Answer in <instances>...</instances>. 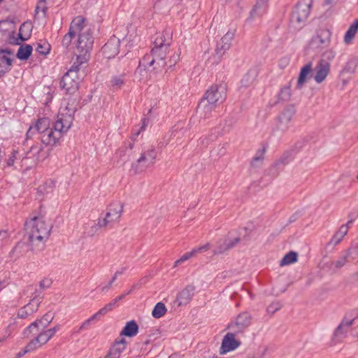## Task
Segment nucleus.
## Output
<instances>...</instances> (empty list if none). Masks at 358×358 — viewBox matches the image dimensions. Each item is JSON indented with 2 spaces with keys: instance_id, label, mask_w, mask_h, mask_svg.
I'll return each mask as SVG.
<instances>
[{
  "instance_id": "f257e3e1",
  "label": "nucleus",
  "mask_w": 358,
  "mask_h": 358,
  "mask_svg": "<svg viewBox=\"0 0 358 358\" xmlns=\"http://www.w3.org/2000/svg\"><path fill=\"white\" fill-rule=\"evenodd\" d=\"M171 37L169 33H162L157 36L151 50V55L145 56L134 73L135 79L139 83H145L148 79L146 66H154L159 70L166 66L165 58L169 50Z\"/></svg>"
},
{
  "instance_id": "f03ea898",
  "label": "nucleus",
  "mask_w": 358,
  "mask_h": 358,
  "mask_svg": "<svg viewBox=\"0 0 358 358\" xmlns=\"http://www.w3.org/2000/svg\"><path fill=\"white\" fill-rule=\"evenodd\" d=\"M76 110L74 101H69L62 106L53 127H50L41 136L42 143L45 145H55L71 127Z\"/></svg>"
},
{
  "instance_id": "7ed1b4c3",
  "label": "nucleus",
  "mask_w": 358,
  "mask_h": 358,
  "mask_svg": "<svg viewBox=\"0 0 358 358\" xmlns=\"http://www.w3.org/2000/svg\"><path fill=\"white\" fill-rule=\"evenodd\" d=\"M52 225L43 215L34 216L25 222L26 236L33 251L41 250L49 238Z\"/></svg>"
},
{
  "instance_id": "20e7f679",
  "label": "nucleus",
  "mask_w": 358,
  "mask_h": 358,
  "mask_svg": "<svg viewBox=\"0 0 358 358\" xmlns=\"http://www.w3.org/2000/svg\"><path fill=\"white\" fill-rule=\"evenodd\" d=\"M226 87L224 85H215L209 87L198 106V111L204 117L210 114L217 105L226 98Z\"/></svg>"
},
{
  "instance_id": "39448f33",
  "label": "nucleus",
  "mask_w": 358,
  "mask_h": 358,
  "mask_svg": "<svg viewBox=\"0 0 358 358\" xmlns=\"http://www.w3.org/2000/svg\"><path fill=\"white\" fill-rule=\"evenodd\" d=\"M52 319V317L48 315H45L41 319L32 322L24 330V336L26 337H29L31 336L37 335L39 338V340H41V343L45 345L60 329V325L58 324L53 328L43 331V329L51 322Z\"/></svg>"
},
{
  "instance_id": "423d86ee",
  "label": "nucleus",
  "mask_w": 358,
  "mask_h": 358,
  "mask_svg": "<svg viewBox=\"0 0 358 358\" xmlns=\"http://www.w3.org/2000/svg\"><path fill=\"white\" fill-rule=\"evenodd\" d=\"M312 0H300L293 9L289 27L294 30L301 29L306 22L312 8Z\"/></svg>"
},
{
  "instance_id": "0eeeda50",
  "label": "nucleus",
  "mask_w": 358,
  "mask_h": 358,
  "mask_svg": "<svg viewBox=\"0 0 358 358\" xmlns=\"http://www.w3.org/2000/svg\"><path fill=\"white\" fill-rule=\"evenodd\" d=\"M123 208L124 204L121 201L111 202L106 208L105 216L99 220L97 226L100 228H106L118 222L122 216Z\"/></svg>"
},
{
  "instance_id": "6e6552de",
  "label": "nucleus",
  "mask_w": 358,
  "mask_h": 358,
  "mask_svg": "<svg viewBox=\"0 0 358 358\" xmlns=\"http://www.w3.org/2000/svg\"><path fill=\"white\" fill-rule=\"evenodd\" d=\"M77 35L78 36L76 46L77 51L78 53L84 54L83 59L85 61V55L90 56V52L92 48L94 42L91 30L87 26V21L85 18L84 28L80 33H77Z\"/></svg>"
},
{
  "instance_id": "1a4fd4ad",
  "label": "nucleus",
  "mask_w": 358,
  "mask_h": 358,
  "mask_svg": "<svg viewBox=\"0 0 358 358\" xmlns=\"http://www.w3.org/2000/svg\"><path fill=\"white\" fill-rule=\"evenodd\" d=\"M355 316L345 315L342 320L340 324L335 329L332 338L331 345H335L337 343H341L347 336V334L353 324L355 320Z\"/></svg>"
},
{
  "instance_id": "9d476101",
  "label": "nucleus",
  "mask_w": 358,
  "mask_h": 358,
  "mask_svg": "<svg viewBox=\"0 0 358 358\" xmlns=\"http://www.w3.org/2000/svg\"><path fill=\"white\" fill-rule=\"evenodd\" d=\"M157 156V152L155 147L151 146L143 151L141 156L136 159V162L131 164V170L137 173L139 172L138 165L143 164L145 167L152 166Z\"/></svg>"
},
{
  "instance_id": "9b49d317",
  "label": "nucleus",
  "mask_w": 358,
  "mask_h": 358,
  "mask_svg": "<svg viewBox=\"0 0 358 358\" xmlns=\"http://www.w3.org/2000/svg\"><path fill=\"white\" fill-rule=\"evenodd\" d=\"M80 80V74H77L73 70H69L62 77L60 86L66 93L73 94L78 90Z\"/></svg>"
},
{
  "instance_id": "f8f14e48",
  "label": "nucleus",
  "mask_w": 358,
  "mask_h": 358,
  "mask_svg": "<svg viewBox=\"0 0 358 358\" xmlns=\"http://www.w3.org/2000/svg\"><path fill=\"white\" fill-rule=\"evenodd\" d=\"M331 34L327 29H318L312 37L309 46L311 49L321 50L330 44Z\"/></svg>"
},
{
  "instance_id": "ddd939ff",
  "label": "nucleus",
  "mask_w": 358,
  "mask_h": 358,
  "mask_svg": "<svg viewBox=\"0 0 358 358\" xmlns=\"http://www.w3.org/2000/svg\"><path fill=\"white\" fill-rule=\"evenodd\" d=\"M85 17L82 16L76 17L71 22L69 32L62 39L63 46L68 48L72 42V39L77 36L84 28Z\"/></svg>"
},
{
  "instance_id": "4468645a",
  "label": "nucleus",
  "mask_w": 358,
  "mask_h": 358,
  "mask_svg": "<svg viewBox=\"0 0 358 358\" xmlns=\"http://www.w3.org/2000/svg\"><path fill=\"white\" fill-rule=\"evenodd\" d=\"M235 34V29L229 30L217 43L215 49V57H216V61L215 62L218 63L223 54L230 48Z\"/></svg>"
},
{
  "instance_id": "2eb2a0df",
  "label": "nucleus",
  "mask_w": 358,
  "mask_h": 358,
  "mask_svg": "<svg viewBox=\"0 0 358 358\" xmlns=\"http://www.w3.org/2000/svg\"><path fill=\"white\" fill-rule=\"evenodd\" d=\"M241 345V341L235 338L234 333L229 332L222 341L219 352L220 355H225L227 352L235 350Z\"/></svg>"
},
{
  "instance_id": "dca6fc26",
  "label": "nucleus",
  "mask_w": 358,
  "mask_h": 358,
  "mask_svg": "<svg viewBox=\"0 0 358 358\" xmlns=\"http://www.w3.org/2000/svg\"><path fill=\"white\" fill-rule=\"evenodd\" d=\"M313 78L316 83H323L331 71V66L326 63L317 61L315 66L313 69Z\"/></svg>"
},
{
  "instance_id": "f3484780",
  "label": "nucleus",
  "mask_w": 358,
  "mask_h": 358,
  "mask_svg": "<svg viewBox=\"0 0 358 358\" xmlns=\"http://www.w3.org/2000/svg\"><path fill=\"white\" fill-rule=\"evenodd\" d=\"M250 323V315L248 313H241L237 316L235 321L229 325V328L235 332H242Z\"/></svg>"
},
{
  "instance_id": "a211bd4d",
  "label": "nucleus",
  "mask_w": 358,
  "mask_h": 358,
  "mask_svg": "<svg viewBox=\"0 0 358 358\" xmlns=\"http://www.w3.org/2000/svg\"><path fill=\"white\" fill-rule=\"evenodd\" d=\"M120 39L116 36H112L102 48L103 55L110 59L114 57L119 52Z\"/></svg>"
},
{
  "instance_id": "6ab92c4d",
  "label": "nucleus",
  "mask_w": 358,
  "mask_h": 358,
  "mask_svg": "<svg viewBox=\"0 0 358 358\" xmlns=\"http://www.w3.org/2000/svg\"><path fill=\"white\" fill-rule=\"evenodd\" d=\"M352 222V220L348 222V223L341 225L338 230L334 234L331 240L327 243L326 248L333 249L336 245H337L345 235L348 234L349 230V225Z\"/></svg>"
},
{
  "instance_id": "aec40b11",
  "label": "nucleus",
  "mask_w": 358,
  "mask_h": 358,
  "mask_svg": "<svg viewBox=\"0 0 358 358\" xmlns=\"http://www.w3.org/2000/svg\"><path fill=\"white\" fill-rule=\"evenodd\" d=\"M240 240L239 237H232L229 234L224 240L219 242L217 248L213 250L214 254L219 255L225 252L237 245Z\"/></svg>"
},
{
  "instance_id": "412c9836",
  "label": "nucleus",
  "mask_w": 358,
  "mask_h": 358,
  "mask_svg": "<svg viewBox=\"0 0 358 358\" xmlns=\"http://www.w3.org/2000/svg\"><path fill=\"white\" fill-rule=\"evenodd\" d=\"M294 113L293 106L287 107L282 110L278 118V127L280 129L285 130L288 128Z\"/></svg>"
},
{
  "instance_id": "4be33fe9",
  "label": "nucleus",
  "mask_w": 358,
  "mask_h": 358,
  "mask_svg": "<svg viewBox=\"0 0 358 358\" xmlns=\"http://www.w3.org/2000/svg\"><path fill=\"white\" fill-rule=\"evenodd\" d=\"M13 53L6 50H0V77L8 72L12 66Z\"/></svg>"
},
{
  "instance_id": "5701e85b",
  "label": "nucleus",
  "mask_w": 358,
  "mask_h": 358,
  "mask_svg": "<svg viewBox=\"0 0 358 358\" xmlns=\"http://www.w3.org/2000/svg\"><path fill=\"white\" fill-rule=\"evenodd\" d=\"M50 120L48 118L39 119L35 125L31 126L27 133L28 137L31 136L36 131L42 136L48 129L50 128Z\"/></svg>"
},
{
  "instance_id": "b1692460",
  "label": "nucleus",
  "mask_w": 358,
  "mask_h": 358,
  "mask_svg": "<svg viewBox=\"0 0 358 358\" xmlns=\"http://www.w3.org/2000/svg\"><path fill=\"white\" fill-rule=\"evenodd\" d=\"M40 303V299H32L28 304H27L26 306H24L18 310V317L21 318H25L27 316L33 314L38 310Z\"/></svg>"
},
{
  "instance_id": "393cba45",
  "label": "nucleus",
  "mask_w": 358,
  "mask_h": 358,
  "mask_svg": "<svg viewBox=\"0 0 358 358\" xmlns=\"http://www.w3.org/2000/svg\"><path fill=\"white\" fill-rule=\"evenodd\" d=\"M162 4L169 8L172 15H179L185 8L182 0H160Z\"/></svg>"
},
{
  "instance_id": "a878e982",
  "label": "nucleus",
  "mask_w": 358,
  "mask_h": 358,
  "mask_svg": "<svg viewBox=\"0 0 358 358\" xmlns=\"http://www.w3.org/2000/svg\"><path fill=\"white\" fill-rule=\"evenodd\" d=\"M313 71V64L308 62L305 64L300 71L299 78L297 80L296 87L300 90L303 87V85L307 83L308 79Z\"/></svg>"
},
{
  "instance_id": "bb28decb",
  "label": "nucleus",
  "mask_w": 358,
  "mask_h": 358,
  "mask_svg": "<svg viewBox=\"0 0 358 358\" xmlns=\"http://www.w3.org/2000/svg\"><path fill=\"white\" fill-rule=\"evenodd\" d=\"M126 341L124 338H121L114 343L111 347L106 358H120L122 352L126 348Z\"/></svg>"
},
{
  "instance_id": "cd10ccee",
  "label": "nucleus",
  "mask_w": 358,
  "mask_h": 358,
  "mask_svg": "<svg viewBox=\"0 0 358 358\" xmlns=\"http://www.w3.org/2000/svg\"><path fill=\"white\" fill-rule=\"evenodd\" d=\"M268 0H257L253 8L250 13L249 20L255 19L256 17L264 15L266 10Z\"/></svg>"
},
{
  "instance_id": "c85d7f7f",
  "label": "nucleus",
  "mask_w": 358,
  "mask_h": 358,
  "mask_svg": "<svg viewBox=\"0 0 358 358\" xmlns=\"http://www.w3.org/2000/svg\"><path fill=\"white\" fill-rule=\"evenodd\" d=\"M134 143L129 142L122 146L116 152L120 159L125 162L130 159V157L133 152Z\"/></svg>"
},
{
  "instance_id": "c756f323",
  "label": "nucleus",
  "mask_w": 358,
  "mask_h": 358,
  "mask_svg": "<svg viewBox=\"0 0 358 358\" xmlns=\"http://www.w3.org/2000/svg\"><path fill=\"white\" fill-rule=\"evenodd\" d=\"M28 155L37 162L44 160L48 156V154L43 150V147L41 145L32 146L28 152Z\"/></svg>"
},
{
  "instance_id": "7c9ffc66",
  "label": "nucleus",
  "mask_w": 358,
  "mask_h": 358,
  "mask_svg": "<svg viewBox=\"0 0 358 358\" xmlns=\"http://www.w3.org/2000/svg\"><path fill=\"white\" fill-rule=\"evenodd\" d=\"M138 332V325L134 320L127 322L120 332L121 336L133 337Z\"/></svg>"
},
{
  "instance_id": "2f4dec72",
  "label": "nucleus",
  "mask_w": 358,
  "mask_h": 358,
  "mask_svg": "<svg viewBox=\"0 0 358 358\" xmlns=\"http://www.w3.org/2000/svg\"><path fill=\"white\" fill-rule=\"evenodd\" d=\"M126 83V74L122 73L111 77L110 87L113 91L120 90Z\"/></svg>"
},
{
  "instance_id": "473e14b6",
  "label": "nucleus",
  "mask_w": 358,
  "mask_h": 358,
  "mask_svg": "<svg viewBox=\"0 0 358 358\" xmlns=\"http://www.w3.org/2000/svg\"><path fill=\"white\" fill-rule=\"evenodd\" d=\"M84 57L83 53H78L76 55V60L73 62L71 67L69 70H73L77 74H80V71L82 68L85 67V65L87 64L90 56L89 55H85V60L83 59V57Z\"/></svg>"
},
{
  "instance_id": "72a5a7b5",
  "label": "nucleus",
  "mask_w": 358,
  "mask_h": 358,
  "mask_svg": "<svg viewBox=\"0 0 358 358\" xmlns=\"http://www.w3.org/2000/svg\"><path fill=\"white\" fill-rule=\"evenodd\" d=\"M266 152V148H262L257 150L255 155L252 157L250 165L253 168H259L263 164L264 160V155Z\"/></svg>"
},
{
  "instance_id": "f704fd0d",
  "label": "nucleus",
  "mask_w": 358,
  "mask_h": 358,
  "mask_svg": "<svg viewBox=\"0 0 358 358\" xmlns=\"http://www.w3.org/2000/svg\"><path fill=\"white\" fill-rule=\"evenodd\" d=\"M358 30V20H355V22L350 26L349 29L346 31L344 36V42L345 44H350L352 41L357 31Z\"/></svg>"
},
{
  "instance_id": "c9c22d12",
  "label": "nucleus",
  "mask_w": 358,
  "mask_h": 358,
  "mask_svg": "<svg viewBox=\"0 0 358 358\" xmlns=\"http://www.w3.org/2000/svg\"><path fill=\"white\" fill-rule=\"evenodd\" d=\"M193 288L186 287L179 294L178 300L179 301V305L187 303L193 296Z\"/></svg>"
},
{
  "instance_id": "e433bc0d",
  "label": "nucleus",
  "mask_w": 358,
  "mask_h": 358,
  "mask_svg": "<svg viewBox=\"0 0 358 358\" xmlns=\"http://www.w3.org/2000/svg\"><path fill=\"white\" fill-rule=\"evenodd\" d=\"M336 55V52L334 48H328L321 54L318 61L326 63L331 66V62L335 58Z\"/></svg>"
},
{
  "instance_id": "4c0bfd02",
  "label": "nucleus",
  "mask_w": 358,
  "mask_h": 358,
  "mask_svg": "<svg viewBox=\"0 0 358 358\" xmlns=\"http://www.w3.org/2000/svg\"><path fill=\"white\" fill-rule=\"evenodd\" d=\"M32 50L31 45L28 44L22 45L20 46L16 56L20 60H26L31 55Z\"/></svg>"
},
{
  "instance_id": "58836bf2",
  "label": "nucleus",
  "mask_w": 358,
  "mask_h": 358,
  "mask_svg": "<svg viewBox=\"0 0 358 358\" xmlns=\"http://www.w3.org/2000/svg\"><path fill=\"white\" fill-rule=\"evenodd\" d=\"M42 345H43V344L41 343V340H39L38 336L36 335V336L31 339L30 342L27 344L24 351L20 353V355H24L29 352L38 349Z\"/></svg>"
},
{
  "instance_id": "ea45409f",
  "label": "nucleus",
  "mask_w": 358,
  "mask_h": 358,
  "mask_svg": "<svg viewBox=\"0 0 358 358\" xmlns=\"http://www.w3.org/2000/svg\"><path fill=\"white\" fill-rule=\"evenodd\" d=\"M47 8V3L38 0L35 9V18L38 20L45 18Z\"/></svg>"
},
{
  "instance_id": "a19ab883",
  "label": "nucleus",
  "mask_w": 358,
  "mask_h": 358,
  "mask_svg": "<svg viewBox=\"0 0 358 358\" xmlns=\"http://www.w3.org/2000/svg\"><path fill=\"white\" fill-rule=\"evenodd\" d=\"M32 25L30 22L23 23L19 30V36L22 41L27 40L31 34Z\"/></svg>"
},
{
  "instance_id": "79ce46f5",
  "label": "nucleus",
  "mask_w": 358,
  "mask_h": 358,
  "mask_svg": "<svg viewBox=\"0 0 358 358\" xmlns=\"http://www.w3.org/2000/svg\"><path fill=\"white\" fill-rule=\"evenodd\" d=\"M167 311L165 304L162 302H158L152 311V316L154 318L159 319L163 317Z\"/></svg>"
},
{
  "instance_id": "37998d69",
  "label": "nucleus",
  "mask_w": 358,
  "mask_h": 358,
  "mask_svg": "<svg viewBox=\"0 0 358 358\" xmlns=\"http://www.w3.org/2000/svg\"><path fill=\"white\" fill-rule=\"evenodd\" d=\"M298 255L296 252L290 251L286 254L280 262V266L289 265L297 261Z\"/></svg>"
},
{
  "instance_id": "c03bdc74",
  "label": "nucleus",
  "mask_w": 358,
  "mask_h": 358,
  "mask_svg": "<svg viewBox=\"0 0 358 358\" xmlns=\"http://www.w3.org/2000/svg\"><path fill=\"white\" fill-rule=\"evenodd\" d=\"M256 78V73L254 71H248L245 76L243 77L241 80V84L243 87H248L252 84Z\"/></svg>"
},
{
  "instance_id": "a18cd8bd",
  "label": "nucleus",
  "mask_w": 358,
  "mask_h": 358,
  "mask_svg": "<svg viewBox=\"0 0 358 358\" xmlns=\"http://www.w3.org/2000/svg\"><path fill=\"white\" fill-rule=\"evenodd\" d=\"M356 66V61L355 59H350L345 63L341 73L343 75L347 73H352L355 71Z\"/></svg>"
},
{
  "instance_id": "49530a36",
  "label": "nucleus",
  "mask_w": 358,
  "mask_h": 358,
  "mask_svg": "<svg viewBox=\"0 0 358 358\" xmlns=\"http://www.w3.org/2000/svg\"><path fill=\"white\" fill-rule=\"evenodd\" d=\"M116 306V301H112L109 303L106 304L102 308H101L97 313H96V315L99 317L100 315H104L108 312L111 311L114 307Z\"/></svg>"
},
{
  "instance_id": "de8ad7c7",
  "label": "nucleus",
  "mask_w": 358,
  "mask_h": 358,
  "mask_svg": "<svg viewBox=\"0 0 358 358\" xmlns=\"http://www.w3.org/2000/svg\"><path fill=\"white\" fill-rule=\"evenodd\" d=\"M194 256H196V255H195L194 252L193 251V250L185 253L178 260H176L175 262L173 267H177L178 265L181 264L182 263L185 262V261H187L188 259H191L192 257H193Z\"/></svg>"
},
{
  "instance_id": "09e8293b",
  "label": "nucleus",
  "mask_w": 358,
  "mask_h": 358,
  "mask_svg": "<svg viewBox=\"0 0 358 358\" xmlns=\"http://www.w3.org/2000/svg\"><path fill=\"white\" fill-rule=\"evenodd\" d=\"M50 50V45L46 43H44L43 44L38 43L36 48V52L42 55H45L46 54H48Z\"/></svg>"
},
{
  "instance_id": "8fccbe9b",
  "label": "nucleus",
  "mask_w": 358,
  "mask_h": 358,
  "mask_svg": "<svg viewBox=\"0 0 358 358\" xmlns=\"http://www.w3.org/2000/svg\"><path fill=\"white\" fill-rule=\"evenodd\" d=\"M291 92L290 89L289 87H285L281 89L280 93H279V98L281 100L285 101L289 99L290 96Z\"/></svg>"
},
{
  "instance_id": "3c124183",
  "label": "nucleus",
  "mask_w": 358,
  "mask_h": 358,
  "mask_svg": "<svg viewBox=\"0 0 358 358\" xmlns=\"http://www.w3.org/2000/svg\"><path fill=\"white\" fill-rule=\"evenodd\" d=\"M266 352V349L264 348L262 350L258 349L256 351L250 353L247 358H264V354Z\"/></svg>"
},
{
  "instance_id": "603ef678",
  "label": "nucleus",
  "mask_w": 358,
  "mask_h": 358,
  "mask_svg": "<svg viewBox=\"0 0 358 358\" xmlns=\"http://www.w3.org/2000/svg\"><path fill=\"white\" fill-rule=\"evenodd\" d=\"M98 317L96 315V314H94L92 316H91L89 319L86 320L84 322L82 323L80 327H79L78 331L80 332L83 329H85L87 328V327L90 324L92 321H93L95 319H97Z\"/></svg>"
},
{
  "instance_id": "864d4df0",
  "label": "nucleus",
  "mask_w": 358,
  "mask_h": 358,
  "mask_svg": "<svg viewBox=\"0 0 358 358\" xmlns=\"http://www.w3.org/2000/svg\"><path fill=\"white\" fill-rule=\"evenodd\" d=\"M280 307H281V306L279 302H273L268 306L267 311L268 313L273 314L275 312H276L278 310H279L280 308Z\"/></svg>"
},
{
  "instance_id": "5fc2aeb1",
  "label": "nucleus",
  "mask_w": 358,
  "mask_h": 358,
  "mask_svg": "<svg viewBox=\"0 0 358 358\" xmlns=\"http://www.w3.org/2000/svg\"><path fill=\"white\" fill-rule=\"evenodd\" d=\"M210 248V244L207 243L203 245H201V246L194 248L192 250L194 252L195 255H196V254L207 251Z\"/></svg>"
},
{
  "instance_id": "6e6d98bb",
  "label": "nucleus",
  "mask_w": 358,
  "mask_h": 358,
  "mask_svg": "<svg viewBox=\"0 0 358 358\" xmlns=\"http://www.w3.org/2000/svg\"><path fill=\"white\" fill-rule=\"evenodd\" d=\"M348 254L341 257L336 262H335V266L338 268L342 267L347 262V259L348 258Z\"/></svg>"
},
{
  "instance_id": "4d7b16f0",
  "label": "nucleus",
  "mask_w": 358,
  "mask_h": 358,
  "mask_svg": "<svg viewBox=\"0 0 358 358\" xmlns=\"http://www.w3.org/2000/svg\"><path fill=\"white\" fill-rule=\"evenodd\" d=\"M289 163L288 156L287 155H284L281 157L278 161H276L274 164L275 166H280L281 165L285 166Z\"/></svg>"
},
{
  "instance_id": "13d9d810",
  "label": "nucleus",
  "mask_w": 358,
  "mask_h": 358,
  "mask_svg": "<svg viewBox=\"0 0 358 358\" xmlns=\"http://www.w3.org/2000/svg\"><path fill=\"white\" fill-rule=\"evenodd\" d=\"M179 57H180V55L178 53H174L170 57L169 60L167 62H165L166 65L169 64L170 66H174L176 64V62L178 61Z\"/></svg>"
},
{
  "instance_id": "bf43d9fd",
  "label": "nucleus",
  "mask_w": 358,
  "mask_h": 358,
  "mask_svg": "<svg viewBox=\"0 0 358 358\" xmlns=\"http://www.w3.org/2000/svg\"><path fill=\"white\" fill-rule=\"evenodd\" d=\"M8 238V233L7 231H0V246H1Z\"/></svg>"
},
{
  "instance_id": "052dcab7",
  "label": "nucleus",
  "mask_w": 358,
  "mask_h": 358,
  "mask_svg": "<svg viewBox=\"0 0 358 358\" xmlns=\"http://www.w3.org/2000/svg\"><path fill=\"white\" fill-rule=\"evenodd\" d=\"M117 276V273H115L114 276L113 277V278L111 279V280L108 283V285H106V286H103L102 287V291L103 292H106L107 290H108L111 286H112V284L113 283V282L115 280Z\"/></svg>"
},
{
  "instance_id": "680f3d73",
  "label": "nucleus",
  "mask_w": 358,
  "mask_h": 358,
  "mask_svg": "<svg viewBox=\"0 0 358 358\" xmlns=\"http://www.w3.org/2000/svg\"><path fill=\"white\" fill-rule=\"evenodd\" d=\"M16 154L17 152L15 151L12 153V156L8 159L7 162L8 166H12L14 164Z\"/></svg>"
},
{
  "instance_id": "e2e57ef3",
  "label": "nucleus",
  "mask_w": 358,
  "mask_h": 358,
  "mask_svg": "<svg viewBox=\"0 0 358 358\" xmlns=\"http://www.w3.org/2000/svg\"><path fill=\"white\" fill-rule=\"evenodd\" d=\"M125 296H126V294H122V295L117 296V298H115V299H113V301H116V303H117L119 301H120L122 299H124V297Z\"/></svg>"
},
{
  "instance_id": "0e129e2a",
  "label": "nucleus",
  "mask_w": 358,
  "mask_h": 358,
  "mask_svg": "<svg viewBox=\"0 0 358 358\" xmlns=\"http://www.w3.org/2000/svg\"><path fill=\"white\" fill-rule=\"evenodd\" d=\"M353 336L355 337H358V326H357L354 329H353Z\"/></svg>"
},
{
  "instance_id": "69168bd1",
  "label": "nucleus",
  "mask_w": 358,
  "mask_h": 358,
  "mask_svg": "<svg viewBox=\"0 0 358 358\" xmlns=\"http://www.w3.org/2000/svg\"><path fill=\"white\" fill-rule=\"evenodd\" d=\"M6 336H3L1 338H0V343H1L2 342H3L6 339Z\"/></svg>"
},
{
  "instance_id": "338daca9",
  "label": "nucleus",
  "mask_w": 358,
  "mask_h": 358,
  "mask_svg": "<svg viewBox=\"0 0 358 358\" xmlns=\"http://www.w3.org/2000/svg\"><path fill=\"white\" fill-rule=\"evenodd\" d=\"M45 280H43L40 282V286L43 287V283H45Z\"/></svg>"
},
{
  "instance_id": "774afa93",
  "label": "nucleus",
  "mask_w": 358,
  "mask_h": 358,
  "mask_svg": "<svg viewBox=\"0 0 358 358\" xmlns=\"http://www.w3.org/2000/svg\"><path fill=\"white\" fill-rule=\"evenodd\" d=\"M140 131H138L136 134H135V136H138V134H139Z\"/></svg>"
}]
</instances>
